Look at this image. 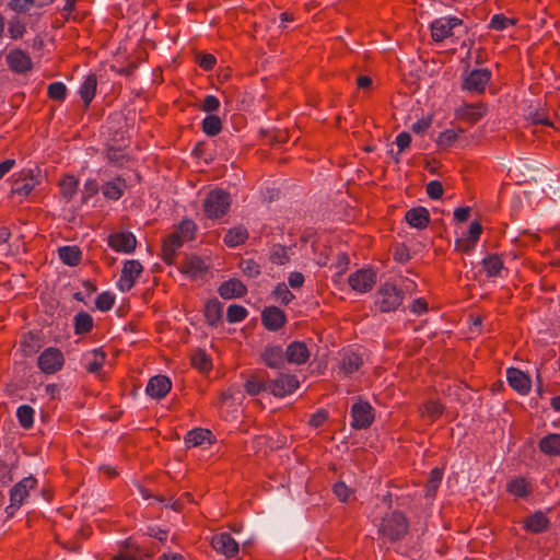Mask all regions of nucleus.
<instances>
[{"label": "nucleus", "mask_w": 560, "mask_h": 560, "mask_svg": "<svg viewBox=\"0 0 560 560\" xmlns=\"http://www.w3.org/2000/svg\"><path fill=\"white\" fill-rule=\"evenodd\" d=\"M230 206V194L217 188L207 194L203 200V212L209 219H220L228 213Z\"/></svg>", "instance_id": "f257e3e1"}, {"label": "nucleus", "mask_w": 560, "mask_h": 560, "mask_svg": "<svg viewBox=\"0 0 560 560\" xmlns=\"http://www.w3.org/2000/svg\"><path fill=\"white\" fill-rule=\"evenodd\" d=\"M404 301V291L393 283L381 285L376 292L375 305L383 313L398 310Z\"/></svg>", "instance_id": "f03ea898"}, {"label": "nucleus", "mask_w": 560, "mask_h": 560, "mask_svg": "<svg viewBox=\"0 0 560 560\" xmlns=\"http://www.w3.org/2000/svg\"><path fill=\"white\" fill-rule=\"evenodd\" d=\"M407 529L406 517L401 513L392 512L383 517L378 532L390 541H397L406 535Z\"/></svg>", "instance_id": "7ed1b4c3"}, {"label": "nucleus", "mask_w": 560, "mask_h": 560, "mask_svg": "<svg viewBox=\"0 0 560 560\" xmlns=\"http://www.w3.org/2000/svg\"><path fill=\"white\" fill-rule=\"evenodd\" d=\"M299 385L294 374L279 371L276 377L269 380V392L275 397L282 398L295 392Z\"/></svg>", "instance_id": "20e7f679"}, {"label": "nucleus", "mask_w": 560, "mask_h": 560, "mask_svg": "<svg viewBox=\"0 0 560 560\" xmlns=\"http://www.w3.org/2000/svg\"><path fill=\"white\" fill-rule=\"evenodd\" d=\"M492 72L488 68L468 71L463 79L462 89L469 93L480 94L490 82Z\"/></svg>", "instance_id": "39448f33"}, {"label": "nucleus", "mask_w": 560, "mask_h": 560, "mask_svg": "<svg viewBox=\"0 0 560 560\" xmlns=\"http://www.w3.org/2000/svg\"><path fill=\"white\" fill-rule=\"evenodd\" d=\"M350 425L355 430L369 428L374 419L372 406L365 400H358L350 410Z\"/></svg>", "instance_id": "423d86ee"}, {"label": "nucleus", "mask_w": 560, "mask_h": 560, "mask_svg": "<svg viewBox=\"0 0 560 560\" xmlns=\"http://www.w3.org/2000/svg\"><path fill=\"white\" fill-rule=\"evenodd\" d=\"M463 24V21L456 16H444L432 21L431 36L434 42L440 43L453 35V30Z\"/></svg>", "instance_id": "0eeeda50"}, {"label": "nucleus", "mask_w": 560, "mask_h": 560, "mask_svg": "<svg viewBox=\"0 0 560 560\" xmlns=\"http://www.w3.org/2000/svg\"><path fill=\"white\" fill-rule=\"evenodd\" d=\"M63 362L62 352L52 347L45 349L37 359L38 368L46 374H52L59 371Z\"/></svg>", "instance_id": "6e6552de"}, {"label": "nucleus", "mask_w": 560, "mask_h": 560, "mask_svg": "<svg viewBox=\"0 0 560 560\" xmlns=\"http://www.w3.org/2000/svg\"><path fill=\"white\" fill-rule=\"evenodd\" d=\"M348 282L354 291L365 293L375 284V273L370 269H360L349 276Z\"/></svg>", "instance_id": "1a4fd4ad"}, {"label": "nucleus", "mask_w": 560, "mask_h": 560, "mask_svg": "<svg viewBox=\"0 0 560 560\" xmlns=\"http://www.w3.org/2000/svg\"><path fill=\"white\" fill-rule=\"evenodd\" d=\"M108 244L116 252L130 254L136 248L137 240L131 232H115L108 236Z\"/></svg>", "instance_id": "9d476101"}, {"label": "nucleus", "mask_w": 560, "mask_h": 560, "mask_svg": "<svg viewBox=\"0 0 560 560\" xmlns=\"http://www.w3.org/2000/svg\"><path fill=\"white\" fill-rule=\"evenodd\" d=\"M261 358L268 368L278 371L284 368L287 361L285 351L279 345L267 346L261 353Z\"/></svg>", "instance_id": "9b49d317"}, {"label": "nucleus", "mask_w": 560, "mask_h": 560, "mask_svg": "<svg viewBox=\"0 0 560 560\" xmlns=\"http://www.w3.org/2000/svg\"><path fill=\"white\" fill-rule=\"evenodd\" d=\"M37 185L36 176L32 170L23 171L12 183V192L26 197Z\"/></svg>", "instance_id": "f8f14e48"}, {"label": "nucleus", "mask_w": 560, "mask_h": 560, "mask_svg": "<svg viewBox=\"0 0 560 560\" xmlns=\"http://www.w3.org/2000/svg\"><path fill=\"white\" fill-rule=\"evenodd\" d=\"M506 380L509 385L521 395H525L530 390L532 382L529 376L516 368H509L506 370Z\"/></svg>", "instance_id": "ddd939ff"}, {"label": "nucleus", "mask_w": 560, "mask_h": 560, "mask_svg": "<svg viewBox=\"0 0 560 560\" xmlns=\"http://www.w3.org/2000/svg\"><path fill=\"white\" fill-rule=\"evenodd\" d=\"M213 548L228 558L238 553V544L228 533H221L212 538Z\"/></svg>", "instance_id": "4468645a"}, {"label": "nucleus", "mask_w": 560, "mask_h": 560, "mask_svg": "<svg viewBox=\"0 0 560 560\" xmlns=\"http://www.w3.org/2000/svg\"><path fill=\"white\" fill-rule=\"evenodd\" d=\"M172 382L167 376L155 375L149 380L145 392L150 397L160 399L170 392Z\"/></svg>", "instance_id": "2eb2a0df"}, {"label": "nucleus", "mask_w": 560, "mask_h": 560, "mask_svg": "<svg viewBox=\"0 0 560 560\" xmlns=\"http://www.w3.org/2000/svg\"><path fill=\"white\" fill-rule=\"evenodd\" d=\"M9 68L16 73H24L32 68V60L28 54L21 49H13L7 55Z\"/></svg>", "instance_id": "dca6fc26"}, {"label": "nucleus", "mask_w": 560, "mask_h": 560, "mask_svg": "<svg viewBox=\"0 0 560 560\" xmlns=\"http://www.w3.org/2000/svg\"><path fill=\"white\" fill-rule=\"evenodd\" d=\"M284 351L287 362L292 364H304L310 358V350L303 341L291 342Z\"/></svg>", "instance_id": "f3484780"}, {"label": "nucleus", "mask_w": 560, "mask_h": 560, "mask_svg": "<svg viewBox=\"0 0 560 560\" xmlns=\"http://www.w3.org/2000/svg\"><path fill=\"white\" fill-rule=\"evenodd\" d=\"M261 319L268 330L276 331L284 325L285 315L280 308L269 306L262 311Z\"/></svg>", "instance_id": "a211bd4d"}, {"label": "nucleus", "mask_w": 560, "mask_h": 560, "mask_svg": "<svg viewBox=\"0 0 560 560\" xmlns=\"http://www.w3.org/2000/svg\"><path fill=\"white\" fill-rule=\"evenodd\" d=\"M185 240L178 232H173L163 242V260L173 264L177 250L183 246Z\"/></svg>", "instance_id": "6ab92c4d"}, {"label": "nucleus", "mask_w": 560, "mask_h": 560, "mask_svg": "<svg viewBox=\"0 0 560 560\" xmlns=\"http://www.w3.org/2000/svg\"><path fill=\"white\" fill-rule=\"evenodd\" d=\"M487 110V106L482 103L463 104L457 108L456 115L460 119L476 122L486 115Z\"/></svg>", "instance_id": "aec40b11"}, {"label": "nucleus", "mask_w": 560, "mask_h": 560, "mask_svg": "<svg viewBox=\"0 0 560 560\" xmlns=\"http://www.w3.org/2000/svg\"><path fill=\"white\" fill-rule=\"evenodd\" d=\"M524 527L534 534H539L547 530L550 526V521L541 511H536L524 520Z\"/></svg>", "instance_id": "412c9836"}, {"label": "nucleus", "mask_w": 560, "mask_h": 560, "mask_svg": "<svg viewBox=\"0 0 560 560\" xmlns=\"http://www.w3.org/2000/svg\"><path fill=\"white\" fill-rule=\"evenodd\" d=\"M246 291V287L238 279H230L219 287V294L224 300L241 298Z\"/></svg>", "instance_id": "4be33fe9"}, {"label": "nucleus", "mask_w": 560, "mask_h": 560, "mask_svg": "<svg viewBox=\"0 0 560 560\" xmlns=\"http://www.w3.org/2000/svg\"><path fill=\"white\" fill-rule=\"evenodd\" d=\"M36 483L37 480L33 476L23 478L10 490V501L24 502L28 491L35 488Z\"/></svg>", "instance_id": "5701e85b"}, {"label": "nucleus", "mask_w": 560, "mask_h": 560, "mask_svg": "<svg viewBox=\"0 0 560 560\" xmlns=\"http://www.w3.org/2000/svg\"><path fill=\"white\" fill-rule=\"evenodd\" d=\"M207 269L205 261L197 256H188L179 266L180 272L189 278L200 277Z\"/></svg>", "instance_id": "b1692460"}, {"label": "nucleus", "mask_w": 560, "mask_h": 560, "mask_svg": "<svg viewBox=\"0 0 560 560\" xmlns=\"http://www.w3.org/2000/svg\"><path fill=\"white\" fill-rule=\"evenodd\" d=\"M405 219L410 226L421 230L430 222V213L425 208L417 207L409 209Z\"/></svg>", "instance_id": "393cba45"}, {"label": "nucleus", "mask_w": 560, "mask_h": 560, "mask_svg": "<svg viewBox=\"0 0 560 560\" xmlns=\"http://www.w3.org/2000/svg\"><path fill=\"white\" fill-rule=\"evenodd\" d=\"M127 188L126 180L121 177L107 180L102 187V192L105 198L110 200H118Z\"/></svg>", "instance_id": "a878e982"}, {"label": "nucleus", "mask_w": 560, "mask_h": 560, "mask_svg": "<svg viewBox=\"0 0 560 560\" xmlns=\"http://www.w3.org/2000/svg\"><path fill=\"white\" fill-rule=\"evenodd\" d=\"M539 450L548 456H560V433H549L540 439Z\"/></svg>", "instance_id": "bb28decb"}, {"label": "nucleus", "mask_w": 560, "mask_h": 560, "mask_svg": "<svg viewBox=\"0 0 560 560\" xmlns=\"http://www.w3.org/2000/svg\"><path fill=\"white\" fill-rule=\"evenodd\" d=\"M212 433L207 429H194L185 436V444L187 447H195L202 445L205 442L210 443Z\"/></svg>", "instance_id": "cd10ccee"}, {"label": "nucleus", "mask_w": 560, "mask_h": 560, "mask_svg": "<svg viewBox=\"0 0 560 560\" xmlns=\"http://www.w3.org/2000/svg\"><path fill=\"white\" fill-rule=\"evenodd\" d=\"M60 260L68 266H77L81 261L82 253L77 246H61L58 249Z\"/></svg>", "instance_id": "c85d7f7f"}, {"label": "nucleus", "mask_w": 560, "mask_h": 560, "mask_svg": "<svg viewBox=\"0 0 560 560\" xmlns=\"http://www.w3.org/2000/svg\"><path fill=\"white\" fill-rule=\"evenodd\" d=\"M222 312L223 304L219 300L212 299L208 301L205 310V316L208 324L211 326H217L222 318Z\"/></svg>", "instance_id": "c756f323"}, {"label": "nucleus", "mask_w": 560, "mask_h": 560, "mask_svg": "<svg viewBox=\"0 0 560 560\" xmlns=\"http://www.w3.org/2000/svg\"><path fill=\"white\" fill-rule=\"evenodd\" d=\"M97 86V80L95 74H90L86 77V79L83 81L79 89V94L81 98L83 100L85 106H89L92 102Z\"/></svg>", "instance_id": "7c9ffc66"}, {"label": "nucleus", "mask_w": 560, "mask_h": 560, "mask_svg": "<svg viewBox=\"0 0 560 560\" xmlns=\"http://www.w3.org/2000/svg\"><path fill=\"white\" fill-rule=\"evenodd\" d=\"M248 236L247 230L242 226L237 225L234 228H231L226 234L224 235V243L229 247H236L241 244H243Z\"/></svg>", "instance_id": "2f4dec72"}, {"label": "nucleus", "mask_w": 560, "mask_h": 560, "mask_svg": "<svg viewBox=\"0 0 560 560\" xmlns=\"http://www.w3.org/2000/svg\"><path fill=\"white\" fill-rule=\"evenodd\" d=\"M362 364V359L359 354L354 352H346L342 355L340 370L345 374H351L359 370Z\"/></svg>", "instance_id": "473e14b6"}, {"label": "nucleus", "mask_w": 560, "mask_h": 560, "mask_svg": "<svg viewBox=\"0 0 560 560\" xmlns=\"http://www.w3.org/2000/svg\"><path fill=\"white\" fill-rule=\"evenodd\" d=\"M93 328V318L86 312H80L74 316V332L83 335Z\"/></svg>", "instance_id": "72a5a7b5"}, {"label": "nucleus", "mask_w": 560, "mask_h": 560, "mask_svg": "<svg viewBox=\"0 0 560 560\" xmlns=\"http://www.w3.org/2000/svg\"><path fill=\"white\" fill-rule=\"evenodd\" d=\"M443 478V471L440 468H434L430 472L429 480L425 486V497L428 499H433L438 488L441 485Z\"/></svg>", "instance_id": "f704fd0d"}, {"label": "nucleus", "mask_w": 560, "mask_h": 560, "mask_svg": "<svg viewBox=\"0 0 560 560\" xmlns=\"http://www.w3.org/2000/svg\"><path fill=\"white\" fill-rule=\"evenodd\" d=\"M222 129V122L219 116L217 115H208L202 120V130L209 136H217Z\"/></svg>", "instance_id": "c9c22d12"}, {"label": "nucleus", "mask_w": 560, "mask_h": 560, "mask_svg": "<svg viewBox=\"0 0 560 560\" xmlns=\"http://www.w3.org/2000/svg\"><path fill=\"white\" fill-rule=\"evenodd\" d=\"M508 491L518 498H525L529 494V486L524 478H516L508 483Z\"/></svg>", "instance_id": "e433bc0d"}, {"label": "nucleus", "mask_w": 560, "mask_h": 560, "mask_svg": "<svg viewBox=\"0 0 560 560\" xmlns=\"http://www.w3.org/2000/svg\"><path fill=\"white\" fill-rule=\"evenodd\" d=\"M482 264L488 277L499 276L503 268L502 260L495 255H490L483 258Z\"/></svg>", "instance_id": "4c0bfd02"}, {"label": "nucleus", "mask_w": 560, "mask_h": 560, "mask_svg": "<svg viewBox=\"0 0 560 560\" xmlns=\"http://www.w3.org/2000/svg\"><path fill=\"white\" fill-rule=\"evenodd\" d=\"M245 389L250 396H256L262 392L269 390V382L253 376L246 381Z\"/></svg>", "instance_id": "58836bf2"}, {"label": "nucleus", "mask_w": 560, "mask_h": 560, "mask_svg": "<svg viewBox=\"0 0 560 560\" xmlns=\"http://www.w3.org/2000/svg\"><path fill=\"white\" fill-rule=\"evenodd\" d=\"M16 417L20 424L23 428L28 429L34 423V409L28 405H22L16 410Z\"/></svg>", "instance_id": "ea45409f"}, {"label": "nucleus", "mask_w": 560, "mask_h": 560, "mask_svg": "<svg viewBox=\"0 0 560 560\" xmlns=\"http://www.w3.org/2000/svg\"><path fill=\"white\" fill-rule=\"evenodd\" d=\"M79 182L73 176H67L65 177L60 183V190L65 198L68 200L71 199L78 189Z\"/></svg>", "instance_id": "a19ab883"}, {"label": "nucleus", "mask_w": 560, "mask_h": 560, "mask_svg": "<svg viewBox=\"0 0 560 560\" xmlns=\"http://www.w3.org/2000/svg\"><path fill=\"white\" fill-rule=\"evenodd\" d=\"M248 315L247 310L238 304H232L228 307L226 319L229 323H240Z\"/></svg>", "instance_id": "79ce46f5"}, {"label": "nucleus", "mask_w": 560, "mask_h": 560, "mask_svg": "<svg viewBox=\"0 0 560 560\" xmlns=\"http://www.w3.org/2000/svg\"><path fill=\"white\" fill-rule=\"evenodd\" d=\"M191 362L192 365L200 370L201 372H207L211 368V360L208 357V354L202 350H198L192 354Z\"/></svg>", "instance_id": "37998d69"}, {"label": "nucleus", "mask_w": 560, "mask_h": 560, "mask_svg": "<svg viewBox=\"0 0 560 560\" xmlns=\"http://www.w3.org/2000/svg\"><path fill=\"white\" fill-rule=\"evenodd\" d=\"M270 260L277 265H284L289 261V248L275 245L270 252Z\"/></svg>", "instance_id": "c03bdc74"}, {"label": "nucleus", "mask_w": 560, "mask_h": 560, "mask_svg": "<svg viewBox=\"0 0 560 560\" xmlns=\"http://www.w3.org/2000/svg\"><path fill=\"white\" fill-rule=\"evenodd\" d=\"M48 96L56 101H63L67 96V86L63 82H52L47 89Z\"/></svg>", "instance_id": "a18cd8bd"}, {"label": "nucleus", "mask_w": 560, "mask_h": 560, "mask_svg": "<svg viewBox=\"0 0 560 560\" xmlns=\"http://www.w3.org/2000/svg\"><path fill=\"white\" fill-rule=\"evenodd\" d=\"M240 269L248 278H256L260 275V266L253 259H242Z\"/></svg>", "instance_id": "49530a36"}, {"label": "nucleus", "mask_w": 560, "mask_h": 560, "mask_svg": "<svg viewBox=\"0 0 560 560\" xmlns=\"http://www.w3.org/2000/svg\"><path fill=\"white\" fill-rule=\"evenodd\" d=\"M141 271L142 266L138 260H127L121 270V276H125L136 281Z\"/></svg>", "instance_id": "de8ad7c7"}, {"label": "nucleus", "mask_w": 560, "mask_h": 560, "mask_svg": "<svg viewBox=\"0 0 560 560\" xmlns=\"http://www.w3.org/2000/svg\"><path fill=\"white\" fill-rule=\"evenodd\" d=\"M91 355L93 357V360L88 363V371L96 373L103 366L106 354L101 349H95L92 351Z\"/></svg>", "instance_id": "09e8293b"}, {"label": "nucleus", "mask_w": 560, "mask_h": 560, "mask_svg": "<svg viewBox=\"0 0 560 560\" xmlns=\"http://www.w3.org/2000/svg\"><path fill=\"white\" fill-rule=\"evenodd\" d=\"M114 302L115 298L112 293L103 292L97 296L95 305L100 311L106 312L112 308Z\"/></svg>", "instance_id": "8fccbe9b"}, {"label": "nucleus", "mask_w": 560, "mask_h": 560, "mask_svg": "<svg viewBox=\"0 0 560 560\" xmlns=\"http://www.w3.org/2000/svg\"><path fill=\"white\" fill-rule=\"evenodd\" d=\"M273 294L278 300L281 301V303L285 305L289 304L291 300L294 298V295L291 293V291L284 283L278 284L273 290Z\"/></svg>", "instance_id": "3c124183"}, {"label": "nucleus", "mask_w": 560, "mask_h": 560, "mask_svg": "<svg viewBox=\"0 0 560 560\" xmlns=\"http://www.w3.org/2000/svg\"><path fill=\"white\" fill-rule=\"evenodd\" d=\"M457 136L458 133L455 130L446 129L440 133L438 144L443 148L451 147L456 141Z\"/></svg>", "instance_id": "603ef678"}, {"label": "nucleus", "mask_w": 560, "mask_h": 560, "mask_svg": "<svg viewBox=\"0 0 560 560\" xmlns=\"http://www.w3.org/2000/svg\"><path fill=\"white\" fill-rule=\"evenodd\" d=\"M334 493L341 502H348L352 495L351 489L342 481L334 486Z\"/></svg>", "instance_id": "864d4df0"}, {"label": "nucleus", "mask_w": 560, "mask_h": 560, "mask_svg": "<svg viewBox=\"0 0 560 560\" xmlns=\"http://www.w3.org/2000/svg\"><path fill=\"white\" fill-rule=\"evenodd\" d=\"M220 108V101L214 95H207L202 102L201 109L206 113H209L210 115H213L212 113L219 110Z\"/></svg>", "instance_id": "5fc2aeb1"}, {"label": "nucleus", "mask_w": 560, "mask_h": 560, "mask_svg": "<svg viewBox=\"0 0 560 560\" xmlns=\"http://www.w3.org/2000/svg\"><path fill=\"white\" fill-rule=\"evenodd\" d=\"M427 194L431 199L438 200L443 195V186L439 180H431L427 184Z\"/></svg>", "instance_id": "6e6d98bb"}, {"label": "nucleus", "mask_w": 560, "mask_h": 560, "mask_svg": "<svg viewBox=\"0 0 560 560\" xmlns=\"http://www.w3.org/2000/svg\"><path fill=\"white\" fill-rule=\"evenodd\" d=\"M424 412L432 420L436 419L438 417H440L442 415L443 406L440 402H438V401H433V400L428 401L424 405Z\"/></svg>", "instance_id": "4d7b16f0"}, {"label": "nucleus", "mask_w": 560, "mask_h": 560, "mask_svg": "<svg viewBox=\"0 0 560 560\" xmlns=\"http://www.w3.org/2000/svg\"><path fill=\"white\" fill-rule=\"evenodd\" d=\"M509 22L510 21L503 14H494L490 20L489 28L502 31L506 27Z\"/></svg>", "instance_id": "13d9d810"}, {"label": "nucleus", "mask_w": 560, "mask_h": 560, "mask_svg": "<svg viewBox=\"0 0 560 560\" xmlns=\"http://www.w3.org/2000/svg\"><path fill=\"white\" fill-rule=\"evenodd\" d=\"M195 231V223L189 220H184L176 232H178L183 238L186 241L189 238Z\"/></svg>", "instance_id": "bf43d9fd"}, {"label": "nucleus", "mask_w": 560, "mask_h": 560, "mask_svg": "<svg viewBox=\"0 0 560 560\" xmlns=\"http://www.w3.org/2000/svg\"><path fill=\"white\" fill-rule=\"evenodd\" d=\"M10 7L18 12H26L31 7H35L34 0H11Z\"/></svg>", "instance_id": "052dcab7"}, {"label": "nucleus", "mask_w": 560, "mask_h": 560, "mask_svg": "<svg viewBox=\"0 0 560 560\" xmlns=\"http://www.w3.org/2000/svg\"><path fill=\"white\" fill-rule=\"evenodd\" d=\"M395 142L399 149L398 153H400V152L405 151L410 145L411 136L408 132L402 131L396 137Z\"/></svg>", "instance_id": "680f3d73"}, {"label": "nucleus", "mask_w": 560, "mask_h": 560, "mask_svg": "<svg viewBox=\"0 0 560 560\" xmlns=\"http://www.w3.org/2000/svg\"><path fill=\"white\" fill-rule=\"evenodd\" d=\"M481 231H482L481 224L477 221H474L470 223V226H469L466 237L469 238L470 241H472V243H477V241L479 240V236L481 234Z\"/></svg>", "instance_id": "e2e57ef3"}, {"label": "nucleus", "mask_w": 560, "mask_h": 560, "mask_svg": "<svg viewBox=\"0 0 560 560\" xmlns=\"http://www.w3.org/2000/svg\"><path fill=\"white\" fill-rule=\"evenodd\" d=\"M25 32V26L21 22H11L9 25V33L11 34V37L16 39L22 37V35Z\"/></svg>", "instance_id": "0e129e2a"}, {"label": "nucleus", "mask_w": 560, "mask_h": 560, "mask_svg": "<svg viewBox=\"0 0 560 560\" xmlns=\"http://www.w3.org/2000/svg\"><path fill=\"white\" fill-rule=\"evenodd\" d=\"M215 57L213 55H201L199 58V66L205 70H210L215 65Z\"/></svg>", "instance_id": "69168bd1"}, {"label": "nucleus", "mask_w": 560, "mask_h": 560, "mask_svg": "<svg viewBox=\"0 0 560 560\" xmlns=\"http://www.w3.org/2000/svg\"><path fill=\"white\" fill-rule=\"evenodd\" d=\"M124 156V153L119 149L112 147L107 150V158L113 163L120 164Z\"/></svg>", "instance_id": "338daca9"}, {"label": "nucleus", "mask_w": 560, "mask_h": 560, "mask_svg": "<svg viewBox=\"0 0 560 560\" xmlns=\"http://www.w3.org/2000/svg\"><path fill=\"white\" fill-rule=\"evenodd\" d=\"M431 125V118H422L416 121L411 129L416 133H423Z\"/></svg>", "instance_id": "774afa93"}]
</instances>
